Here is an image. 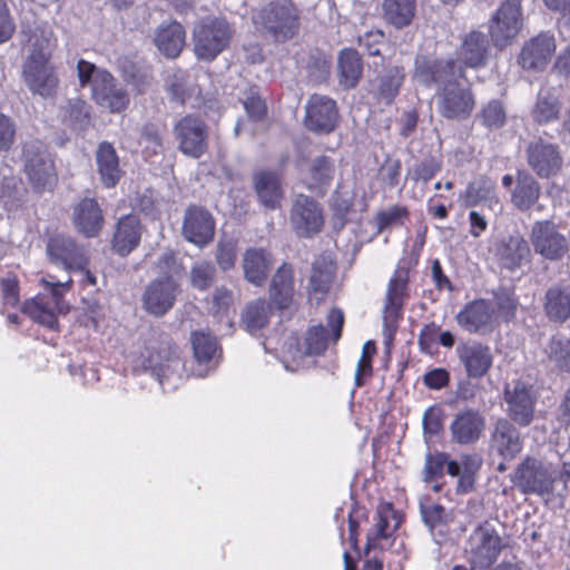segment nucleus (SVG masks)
Segmentation results:
<instances>
[{
    "mask_svg": "<svg viewBox=\"0 0 570 570\" xmlns=\"http://www.w3.org/2000/svg\"><path fill=\"white\" fill-rule=\"evenodd\" d=\"M463 77V68L453 60H430L425 57L415 60L414 78L425 86H439L438 110L446 119H466L474 109L475 100L471 89L458 81Z\"/></svg>",
    "mask_w": 570,
    "mask_h": 570,
    "instance_id": "1",
    "label": "nucleus"
},
{
    "mask_svg": "<svg viewBox=\"0 0 570 570\" xmlns=\"http://www.w3.org/2000/svg\"><path fill=\"white\" fill-rule=\"evenodd\" d=\"M31 53L23 63L22 77L33 95L50 98L56 95L59 79L50 63L53 47L51 32L41 30L30 38Z\"/></svg>",
    "mask_w": 570,
    "mask_h": 570,
    "instance_id": "2",
    "label": "nucleus"
},
{
    "mask_svg": "<svg viewBox=\"0 0 570 570\" xmlns=\"http://www.w3.org/2000/svg\"><path fill=\"white\" fill-rule=\"evenodd\" d=\"M250 20L255 30L285 42L298 33L301 11L291 1H272L252 10Z\"/></svg>",
    "mask_w": 570,
    "mask_h": 570,
    "instance_id": "3",
    "label": "nucleus"
},
{
    "mask_svg": "<svg viewBox=\"0 0 570 570\" xmlns=\"http://www.w3.org/2000/svg\"><path fill=\"white\" fill-rule=\"evenodd\" d=\"M144 367L151 372L164 391H174L183 379L185 364L168 337L149 341L142 353Z\"/></svg>",
    "mask_w": 570,
    "mask_h": 570,
    "instance_id": "4",
    "label": "nucleus"
},
{
    "mask_svg": "<svg viewBox=\"0 0 570 570\" xmlns=\"http://www.w3.org/2000/svg\"><path fill=\"white\" fill-rule=\"evenodd\" d=\"M234 27L222 17H205L193 28V46L197 59L213 61L226 50L234 37Z\"/></svg>",
    "mask_w": 570,
    "mask_h": 570,
    "instance_id": "5",
    "label": "nucleus"
},
{
    "mask_svg": "<svg viewBox=\"0 0 570 570\" xmlns=\"http://www.w3.org/2000/svg\"><path fill=\"white\" fill-rule=\"evenodd\" d=\"M47 294H39L35 298L27 301L22 306V312L35 322L55 330L58 326L57 312L66 311L62 299L63 293L71 286V278L66 282H53L43 279Z\"/></svg>",
    "mask_w": 570,
    "mask_h": 570,
    "instance_id": "6",
    "label": "nucleus"
},
{
    "mask_svg": "<svg viewBox=\"0 0 570 570\" xmlns=\"http://www.w3.org/2000/svg\"><path fill=\"white\" fill-rule=\"evenodd\" d=\"M503 547L494 525L485 521L470 534L465 553L473 569H485L497 561Z\"/></svg>",
    "mask_w": 570,
    "mask_h": 570,
    "instance_id": "7",
    "label": "nucleus"
},
{
    "mask_svg": "<svg viewBox=\"0 0 570 570\" xmlns=\"http://www.w3.org/2000/svg\"><path fill=\"white\" fill-rule=\"evenodd\" d=\"M521 0H504L489 20V35L493 45L502 49L510 45L522 29Z\"/></svg>",
    "mask_w": 570,
    "mask_h": 570,
    "instance_id": "8",
    "label": "nucleus"
},
{
    "mask_svg": "<svg viewBox=\"0 0 570 570\" xmlns=\"http://www.w3.org/2000/svg\"><path fill=\"white\" fill-rule=\"evenodd\" d=\"M177 149L187 157L198 159L208 149V128L198 116L186 115L173 126Z\"/></svg>",
    "mask_w": 570,
    "mask_h": 570,
    "instance_id": "9",
    "label": "nucleus"
},
{
    "mask_svg": "<svg viewBox=\"0 0 570 570\" xmlns=\"http://www.w3.org/2000/svg\"><path fill=\"white\" fill-rule=\"evenodd\" d=\"M530 242L535 254L548 261L561 259L570 249V242L551 220L535 222Z\"/></svg>",
    "mask_w": 570,
    "mask_h": 570,
    "instance_id": "10",
    "label": "nucleus"
},
{
    "mask_svg": "<svg viewBox=\"0 0 570 570\" xmlns=\"http://www.w3.org/2000/svg\"><path fill=\"white\" fill-rule=\"evenodd\" d=\"M179 294L180 285L173 276L157 277L144 291L142 307L153 316H164L174 307Z\"/></svg>",
    "mask_w": 570,
    "mask_h": 570,
    "instance_id": "11",
    "label": "nucleus"
},
{
    "mask_svg": "<svg viewBox=\"0 0 570 570\" xmlns=\"http://www.w3.org/2000/svg\"><path fill=\"white\" fill-rule=\"evenodd\" d=\"M485 428L487 419L479 409H461L449 425L450 441L460 446L475 445L484 435Z\"/></svg>",
    "mask_w": 570,
    "mask_h": 570,
    "instance_id": "12",
    "label": "nucleus"
},
{
    "mask_svg": "<svg viewBox=\"0 0 570 570\" xmlns=\"http://www.w3.org/2000/svg\"><path fill=\"white\" fill-rule=\"evenodd\" d=\"M47 255L52 264L68 272L83 271L88 265L86 247L65 234L52 235L48 239Z\"/></svg>",
    "mask_w": 570,
    "mask_h": 570,
    "instance_id": "13",
    "label": "nucleus"
},
{
    "mask_svg": "<svg viewBox=\"0 0 570 570\" xmlns=\"http://www.w3.org/2000/svg\"><path fill=\"white\" fill-rule=\"evenodd\" d=\"M289 223L293 230L301 237H312L320 233L324 225L321 204L306 195L296 196L292 204Z\"/></svg>",
    "mask_w": 570,
    "mask_h": 570,
    "instance_id": "14",
    "label": "nucleus"
},
{
    "mask_svg": "<svg viewBox=\"0 0 570 570\" xmlns=\"http://www.w3.org/2000/svg\"><path fill=\"white\" fill-rule=\"evenodd\" d=\"M455 354L469 379L485 376L493 365L494 356L491 347L476 340L459 342Z\"/></svg>",
    "mask_w": 570,
    "mask_h": 570,
    "instance_id": "15",
    "label": "nucleus"
},
{
    "mask_svg": "<svg viewBox=\"0 0 570 570\" xmlns=\"http://www.w3.org/2000/svg\"><path fill=\"white\" fill-rule=\"evenodd\" d=\"M507 413L519 426H528L534 416L535 396L531 386L520 380L507 383L504 387Z\"/></svg>",
    "mask_w": 570,
    "mask_h": 570,
    "instance_id": "16",
    "label": "nucleus"
},
{
    "mask_svg": "<svg viewBox=\"0 0 570 570\" xmlns=\"http://www.w3.org/2000/svg\"><path fill=\"white\" fill-rule=\"evenodd\" d=\"M515 423L505 417H499L489 433V450L504 461L513 460L523 449V440Z\"/></svg>",
    "mask_w": 570,
    "mask_h": 570,
    "instance_id": "17",
    "label": "nucleus"
},
{
    "mask_svg": "<svg viewBox=\"0 0 570 570\" xmlns=\"http://www.w3.org/2000/svg\"><path fill=\"white\" fill-rule=\"evenodd\" d=\"M512 481L523 493L544 495L552 492L554 480L541 461L527 458L517 468Z\"/></svg>",
    "mask_w": 570,
    "mask_h": 570,
    "instance_id": "18",
    "label": "nucleus"
},
{
    "mask_svg": "<svg viewBox=\"0 0 570 570\" xmlns=\"http://www.w3.org/2000/svg\"><path fill=\"white\" fill-rule=\"evenodd\" d=\"M455 321L470 334L485 335L494 330L495 311L490 301L478 298L466 303L455 315Z\"/></svg>",
    "mask_w": 570,
    "mask_h": 570,
    "instance_id": "19",
    "label": "nucleus"
},
{
    "mask_svg": "<svg viewBox=\"0 0 570 570\" xmlns=\"http://www.w3.org/2000/svg\"><path fill=\"white\" fill-rule=\"evenodd\" d=\"M24 171L36 188L49 186L53 179V163L46 146L38 140L29 141L23 148Z\"/></svg>",
    "mask_w": 570,
    "mask_h": 570,
    "instance_id": "20",
    "label": "nucleus"
},
{
    "mask_svg": "<svg viewBox=\"0 0 570 570\" xmlns=\"http://www.w3.org/2000/svg\"><path fill=\"white\" fill-rule=\"evenodd\" d=\"M181 233L187 242L198 247L206 246L214 238L215 219L205 207L189 206L184 214Z\"/></svg>",
    "mask_w": 570,
    "mask_h": 570,
    "instance_id": "21",
    "label": "nucleus"
},
{
    "mask_svg": "<svg viewBox=\"0 0 570 570\" xmlns=\"http://www.w3.org/2000/svg\"><path fill=\"white\" fill-rule=\"evenodd\" d=\"M338 118L336 102L322 95H312L305 106V126L317 134L334 130Z\"/></svg>",
    "mask_w": 570,
    "mask_h": 570,
    "instance_id": "22",
    "label": "nucleus"
},
{
    "mask_svg": "<svg viewBox=\"0 0 570 570\" xmlns=\"http://www.w3.org/2000/svg\"><path fill=\"white\" fill-rule=\"evenodd\" d=\"M95 101L110 112H122L130 102L127 90L117 82L110 72H98L92 86Z\"/></svg>",
    "mask_w": 570,
    "mask_h": 570,
    "instance_id": "23",
    "label": "nucleus"
},
{
    "mask_svg": "<svg viewBox=\"0 0 570 570\" xmlns=\"http://www.w3.org/2000/svg\"><path fill=\"white\" fill-rule=\"evenodd\" d=\"M527 159L532 170L541 178H549L557 174L562 166V157L554 144L538 138L529 142Z\"/></svg>",
    "mask_w": 570,
    "mask_h": 570,
    "instance_id": "24",
    "label": "nucleus"
},
{
    "mask_svg": "<svg viewBox=\"0 0 570 570\" xmlns=\"http://www.w3.org/2000/svg\"><path fill=\"white\" fill-rule=\"evenodd\" d=\"M554 50V37L548 32H541L523 46L519 62L523 69L543 70Z\"/></svg>",
    "mask_w": 570,
    "mask_h": 570,
    "instance_id": "25",
    "label": "nucleus"
},
{
    "mask_svg": "<svg viewBox=\"0 0 570 570\" xmlns=\"http://www.w3.org/2000/svg\"><path fill=\"white\" fill-rule=\"evenodd\" d=\"M404 79L403 67L387 66L370 81V94L379 104L389 106L399 95Z\"/></svg>",
    "mask_w": 570,
    "mask_h": 570,
    "instance_id": "26",
    "label": "nucleus"
},
{
    "mask_svg": "<svg viewBox=\"0 0 570 570\" xmlns=\"http://www.w3.org/2000/svg\"><path fill=\"white\" fill-rule=\"evenodd\" d=\"M191 346L196 363V367L193 368V375L204 377L213 371L218 363L217 341L209 333L197 331L191 334Z\"/></svg>",
    "mask_w": 570,
    "mask_h": 570,
    "instance_id": "27",
    "label": "nucleus"
},
{
    "mask_svg": "<svg viewBox=\"0 0 570 570\" xmlns=\"http://www.w3.org/2000/svg\"><path fill=\"white\" fill-rule=\"evenodd\" d=\"M72 223L85 237H96L104 225V214L97 200L86 197L78 202L72 209Z\"/></svg>",
    "mask_w": 570,
    "mask_h": 570,
    "instance_id": "28",
    "label": "nucleus"
},
{
    "mask_svg": "<svg viewBox=\"0 0 570 570\" xmlns=\"http://www.w3.org/2000/svg\"><path fill=\"white\" fill-rule=\"evenodd\" d=\"M294 294V272L292 266L285 263L272 277L268 288L271 305L278 311L288 309L293 305Z\"/></svg>",
    "mask_w": 570,
    "mask_h": 570,
    "instance_id": "29",
    "label": "nucleus"
},
{
    "mask_svg": "<svg viewBox=\"0 0 570 570\" xmlns=\"http://www.w3.org/2000/svg\"><path fill=\"white\" fill-rule=\"evenodd\" d=\"M273 265L272 255L263 248H247L243 255L244 278L254 286L262 287Z\"/></svg>",
    "mask_w": 570,
    "mask_h": 570,
    "instance_id": "30",
    "label": "nucleus"
},
{
    "mask_svg": "<svg viewBox=\"0 0 570 570\" xmlns=\"http://www.w3.org/2000/svg\"><path fill=\"white\" fill-rule=\"evenodd\" d=\"M543 311L549 321L563 323L570 318V284L557 283L544 293Z\"/></svg>",
    "mask_w": 570,
    "mask_h": 570,
    "instance_id": "31",
    "label": "nucleus"
},
{
    "mask_svg": "<svg viewBox=\"0 0 570 570\" xmlns=\"http://www.w3.org/2000/svg\"><path fill=\"white\" fill-rule=\"evenodd\" d=\"M141 225L135 215L122 216L117 225L111 240L112 249L121 256L128 255L140 242Z\"/></svg>",
    "mask_w": 570,
    "mask_h": 570,
    "instance_id": "32",
    "label": "nucleus"
},
{
    "mask_svg": "<svg viewBox=\"0 0 570 570\" xmlns=\"http://www.w3.org/2000/svg\"><path fill=\"white\" fill-rule=\"evenodd\" d=\"M497 184L487 176H480L471 181L465 189L464 200L466 206L484 205L490 210L501 209L500 200L497 195Z\"/></svg>",
    "mask_w": 570,
    "mask_h": 570,
    "instance_id": "33",
    "label": "nucleus"
},
{
    "mask_svg": "<svg viewBox=\"0 0 570 570\" xmlns=\"http://www.w3.org/2000/svg\"><path fill=\"white\" fill-rule=\"evenodd\" d=\"M186 32L177 21L163 22L155 31V45L168 58H176L185 46Z\"/></svg>",
    "mask_w": 570,
    "mask_h": 570,
    "instance_id": "34",
    "label": "nucleus"
},
{
    "mask_svg": "<svg viewBox=\"0 0 570 570\" xmlns=\"http://www.w3.org/2000/svg\"><path fill=\"white\" fill-rule=\"evenodd\" d=\"M96 165L101 184L107 188L115 187L120 180L122 171L116 149L110 142L99 144L96 151Z\"/></svg>",
    "mask_w": 570,
    "mask_h": 570,
    "instance_id": "35",
    "label": "nucleus"
},
{
    "mask_svg": "<svg viewBox=\"0 0 570 570\" xmlns=\"http://www.w3.org/2000/svg\"><path fill=\"white\" fill-rule=\"evenodd\" d=\"M489 41L481 31H471L460 47V59L465 66L479 68L487 63Z\"/></svg>",
    "mask_w": 570,
    "mask_h": 570,
    "instance_id": "36",
    "label": "nucleus"
},
{
    "mask_svg": "<svg viewBox=\"0 0 570 570\" xmlns=\"http://www.w3.org/2000/svg\"><path fill=\"white\" fill-rule=\"evenodd\" d=\"M416 13V0H383L382 17L395 29L409 27Z\"/></svg>",
    "mask_w": 570,
    "mask_h": 570,
    "instance_id": "37",
    "label": "nucleus"
},
{
    "mask_svg": "<svg viewBox=\"0 0 570 570\" xmlns=\"http://www.w3.org/2000/svg\"><path fill=\"white\" fill-rule=\"evenodd\" d=\"M289 353L293 360H299L305 355H320L326 348L328 344L327 330L323 325H316L307 331L304 346H298L296 337H291Z\"/></svg>",
    "mask_w": 570,
    "mask_h": 570,
    "instance_id": "38",
    "label": "nucleus"
},
{
    "mask_svg": "<svg viewBox=\"0 0 570 570\" xmlns=\"http://www.w3.org/2000/svg\"><path fill=\"white\" fill-rule=\"evenodd\" d=\"M256 194L268 209L279 207L283 196L278 176L272 171H261L254 176Z\"/></svg>",
    "mask_w": 570,
    "mask_h": 570,
    "instance_id": "39",
    "label": "nucleus"
},
{
    "mask_svg": "<svg viewBox=\"0 0 570 570\" xmlns=\"http://www.w3.org/2000/svg\"><path fill=\"white\" fill-rule=\"evenodd\" d=\"M340 83L345 88H354L363 72V62L358 52L354 49H343L337 60Z\"/></svg>",
    "mask_w": 570,
    "mask_h": 570,
    "instance_id": "40",
    "label": "nucleus"
},
{
    "mask_svg": "<svg viewBox=\"0 0 570 570\" xmlns=\"http://www.w3.org/2000/svg\"><path fill=\"white\" fill-rule=\"evenodd\" d=\"M273 306L263 298L254 299L246 304L242 312V326L250 334H256L267 326L271 308Z\"/></svg>",
    "mask_w": 570,
    "mask_h": 570,
    "instance_id": "41",
    "label": "nucleus"
},
{
    "mask_svg": "<svg viewBox=\"0 0 570 570\" xmlns=\"http://www.w3.org/2000/svg\"><path fill=\"white\" fill-rule=\"evenodd\" d=\"M540 193L539 183L530 174L519 173L512 193V203L520 210H528L537 203Z\"/></svg>",
    "mask_w": 570,
    "mask_h": 570,
    "instance_id": "42",
    "label": "nucleus"
},
{
    "mask_svg": "<svg viewBox=\"0 0 570 570\" xmlns=\"http://www.w3.org/2000/svg\"><path fill=\"white\" fill-rule=\"evenodd\" d=\"M336 173L335 160L322 155L315 157L309 166V188L325 191L332 184Z\"/></svg>",
    "mask_w": 570,
    "mask_h": 570,
    "instance_id": "43",
    "label": "nucleus"
},
{
    "mask_svg": "<svg viewBox=\"0 0 570 570\" xmlns=\"http://www.w3.org/2000/svg\"><path fill=\"white\" fill-rule=\"evenodd\" d=\"M529 244L519 235L510 236L500 248L501 262L509 269L520 267L523 262L529 261Z\"/></svg>",
    "mask_w": 570,
    "mask_h": 570,
    "instance_id": "44",
    "label": "nucleus"
},
{
    "mask_svg": "<svg viewBox=\"0 0 570 570\" xmlns=\"http://www.w3.org/2000/svg\"><path fill=\"white\" fill-rule=\"evenodd\" d=\"M560 107L559 97L554 92L541 89L532 109V117L540 125L549 124L559 118Z\"/></svg>",
    "mask_w": 570,
    "mask_h": 570,
    "instance_id": "45",
    "label": "nucleus"
},
{
    "mask_svg": "<svg viewBox=\"0 0 570 570\" xmlns=\"http://www.w3.org/2000/svg\"><path fill=\"white\" fill-rule=\"evenodd\" d=\"M335 266L330 257L321 256L316 258L312 265L309 289L314 294L325 295L333 282Z\"/></svg>",
    "mask_w": 570,
    "mask_h": 570,
    "instance_id": "46",
    "label": "nucleus"
},
{
    "mask_svg": "<svg viewBox=\"0 0 570 570\" xmlns=\"http://www.w3.org/2000/svg\"><path fill=\"white\" fill-rule=\"evenodd\" d=\"M407 279V272L404 269L395 271L390 279L385 302V313L390 316H395L403 306Z\"/></svg>",
    "mask_w": 570,
    "mask_h": 570,
    "instance_id": "47",
    "label": "nucleus"
},
{
    "mask_svg": "<svg viewBox=\"0 0 570 570\" xmlns=\"http://www.w3.org/2000/svg\"><path fill=\"white\" fill-rule=\"evenodd\" d=\"M547 355L558 368L570 373V340L564 336H553L548 346Z\"/></svg>",
    "mask_w": 570,
    "mask_h": 570,
    "instance_id": "48",
    "label": "nucleus"
},
{
    "mask_svg": "<svg viewBox=\"0 0 570 570\" xmlns=\"http://www.w3.org/2000/svg\"><path fill=\"white\" fill-rule=\"evenodd\" d=\"M463 474L458 480V491L468 493L474 484V476L482 465V459L478 454H463L460 456Z\"/></svg>",
    "mask_w": 570,
    "mask_h": 570,
    "instance_id": "49",
    "label": "nucleus"
},
{
    "mask_svg": "<svg viewBox=\"0 0 570 570\" xmlns=\"http://www.w3.org/2000/svg\"><path fill=\"white\" fill-rule=\"evenodd\" d=\"M409 210L404 206L393 205L377 213L375 219L380 233L385 229L400 227L409 219Z\"/></svg>",
    "mask_w": 570,
    "mask_h": 570,
    "instance_id": "50",
    "label": "nucleus"
},
{
    "mask_svg": "<svg viewBox=\"0 0 570 570\" xmlns=\"http://www.w3.org/2000/svg\"><path fill=\"white\" fill-rule=\"evenodd\" d=\"M479 118L488 129H499L505 124L507 114L499 100H491L482 107Z\"/></svg>",
    "mask_w": 570,
    "mask_h": 570,
    "instance_id": "51",
    "label": "nucleus"
},
{
    "mask_svg": "<svg viewBox=\"0 0 570 570\" xmlns=\"http://www.w3.org/2000/svg\"><path fill=\"white\" fill-rule=\"evenodd\" d=\"M216 268L210 262L195 263L190 269V283L199 291H206L215 281Z\"/></svg>",
    "mask_w": 570,
    "mask_h": 570,
    "instance_id": "52",
    "label": "nucleus"
},
{
    "mask_svg": "<svg viewBox=\"0 0 570 570\" xmlns=\"http://www.w3.org/2000/svg\"><path fill=\"white\" fill-rule=\"evenodd\" d=\"M164 127L155 122H147L140 129V144L153 155H157L163 149Z\"/></svg>",
    "mask_w": 570,
    "mask_h": 570,
    "instance_id": "53",
    "label": "nucleus"
},
{
    "mask_svg": "<svg viewBox=\"0 0 570 570\" xmlns=\"http://www.w3.org/2000/svg\"><path fill=\"white\" fill-rule=\"evenodd\" d=\"M242 102L250 119L261 120L265 117L267 107L256 88H249L247 91H245L242 98Z\"/></svg>",
    "mask_w": 570,
    "mask_h": 570,
    "instance_id": "54",
    "label": "nucleus"
},
{
    "mask_svg": "<svg viewBox=\"0 0 570 570\" xmlns=\"http://www.w3.org/2000/svg\"><path fill=\"white\" fill-rule=\"evenodd\" d=\"M448 460V454L438 452L428 453L423 469V481L429 483L443 475V469Z\"/></svg>",
    "mask_w": 570,
    "mask_h": 570,
    "instance_id": "55",
    "label": "nucleus"
},
{
    "mask_svg": "<svg viewBox=\"0 0 570 570\" xmlns=\"http://www.w3.org/2000/svg\"><path fill=\"white\" fill-rule=\"evenodd\" d=\"M216 262L224 272L232 269L236 263V244L233 240H220L216 249Z\"/></svg>",
    "mask_w": 570,
    "mask_h": 570,
    "instance_id": "56",
    "label": "nucleus"
},
{
    "mask_svg": "<svg viewBox=\"0 0 570 570\" xmlns=\"http://www.w3.org/2000/svg\"><path fill=\"white\" fill-rule=\"evenodd\" d=\"M421 515L431 532L448 521L445 509L441 504L421 505Z\"/></svg>",
    "mask_w": 570,
    "mask_h": 570,
    "instance_id": "57",
    "label": "nucleus"
},
{
    "mask_svg": "<svg viewBox=\"0 0 570 570\" xmlns=\"http://www.w3.org/2000/svg\"><path fill=\"white\" fill-rule=\"evenodd\" d=\"M494 299L499 312L505 317H513L518 306V299L513 292L507 288H499L494 292Z\"/></svg>",
    "mask_w": 570,
    "mask_h": 570,
    "instance_id": "58",
    "label": "nucleus"
},
{
    "mask_svg": "<svg viewBox=\"0 0 570 570\" xmlns=\"http://www.w3.org/2000/svg\"><path fill=\"white\" fill-rule=\"evenodd\" d=\"M440 170L439 164L434 159H425L416 164L410 171L409 176L414 181H430Z\"/></svg>",
    "mask_w": 570,
    "mask_h": 570,
    "instance_id": "59",
    "label": "nucleus"
},
{
    "mask_svg": "<svg viewBox=\"0 0 570 570\" xmlns=\"http://www.w3.org/2000/svg\"><path fill=\"white\" fill-rule=\"evenodd\" d=\"M2 299L6 305L16 306L19 302L17 276L9 273L0 281Z\"/></svg>",
    "mask_w": 570,
    "mask_h": 570,
    "instance_id": "60",
    "label": "nucleus"
},
{
    "mask_svg": "<svg viewBox=\"0 0 570 570\" xmlns=\"http://www.w3.org/2000/svg\"><path fill=\"white\" fill-rule=\"evenodd\" d=\"M16 124L7 115L0 112V151H7L13 145Z\"/></svg>",
    "mask_w": 570,
    "mask_h": 570,
    "instance_id": "61",
    "label": "nucleus"
},
{
    "mask_svg": "<svg viewBox=\"0 0 570 570\" xmlns=\"http://www.w3.org/2000/svg\"><path fill=\"white\" fill-rule=\"evenodd\" d=\"M384 33L381 30H370L358 37V45L363 47L370 56H379L380 47L383 45Z\"/></svg>",
    "mask_w": 570,
    "mask_h": 570,
    "instance_id": "62",
    "label": "nucleus"
},
{
    "mask_svg": "<svg viewBox=\"0 0 570 570\" xmlns=\"http://www.w3.org/2000/svg\"><path fill=\"white\" fill-rule=\"evenodd\" d=\"M167 86L173 98L175 100L184 102L187 92L185 73L183 71L173 73V76L168 78Z\"/></svg>",
    "mask_w": 570,
    "mask_h": 570,
    "instance_id": "63",
    "label": "nucleus"
},
{
    "mask_svg": "<svg viewBox=\"0 0 570 570\" xmlns=\"http://www.w3.org/2000/svg\"><path fill=\"white\" fill-rule=\"evenodd\" d=\"M442 428L440 410L429 407L423 415V430L425 435L434 436Z\"/></svg>",
    "mask_w": 570,
    "mask_h": 570,
    "instance_id": "64",
    "label": "nucleus"
}]
</instances>
